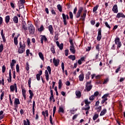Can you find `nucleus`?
Instances as JSON below:
<instances>
[{
    "instance_id": "nucleus-10",
    "label": "nucleus",
    "mask_w": 125,
    "mask_h": 125,
    "mask_svg": "<svg viewBox=\"0 0 125 125\" xmlns=\"http://www.w3.org/2000/svg\"><path fill=\"white\" fill-rule=\"evenodd\" d=\"M42 71L40 70L39 71V74H37L36 75V79L37 81H40L41 80V76H42Z\"/></svg>"
},
{
    "instance_id": "nucleus-61",
    "label": "nucleus",
    "mask_w": 125,
    "mask_h": 125,
    "mask_svg": "<svg viewBox=\"0 0 125 125\" xmlns=\"http://www.w3.org/2000/svg\"><path fill=\"white\" fill-rule=\"evenodd\" d=\"M64 52L65 56H68V54H69V50H65Z\"/></svg>"
},
{
    "instance_id": "nucleus-53",
    "label": "nucleus",
    "mask_w": 125,
    "mask_h": 125,
    "mask_svg": "<svg viewBox=\"0 0 125 125\" xmlns=\"http://www.w3.org/2000/svg\"><path fill=\"white\" fill-rule=\"evenodd\" d=\"M96 49L98 50V52L100 51V47L99 46V44H97L96 47Z\"/></svg>"
},
{
    "instance_id": "nucleus-11",
    "label": "nucleus",
    "mask_w": 125,
    "mask_h": 125,
    "mask_svg": "<svg viewBox=\"0 0 125 125\" xmlns=\"http://www.w3.org/2000/svg\"><path fill=\"white\" fill-rule=\"evenodd\" d=\"M112 11L113 12H115V13H118L119 11L118 10V5L117 4H115L113 6L112 8Z\"/></svg>"
},
{
    "instance_id": "nucleus-16",
    "label": "nucleus",
    "mask_w": 125,
    "mask_h": 125,
    "mask_svg": "<svg viewBox=\"0 0 125 125\" xmlns=\"http://www.w3.org/2000/svg\"><path fill=\"white\" fill-rule=\"evenodd\" d=\"M43 41H44V42H46L47 41V39L45 36H42L41 38V42L42 44L43 43Z\"/></svg>"
},
{
    "instance_id": "nucleus-29",
    "label": "nucleus",
    "mask_w": 125,
    "mask_h": 125,
    "mask_svg": "<svg viewBox=\"0 0 125 125\" xmlns=\"http://www.w3.org/2000/svg\"><path fill=\"white\" fill-rule=\"evenodd\" d=\"M83 7H81L79 8V17H80L81 16V14H82V13L83 12Z\"/></svg>"
},
{
    "instance_id": "nucleus-43",
    "label": "nucleus",
    "mask_w": 125,
    "mask_h": 125,
    "mask_svg": "<svg viewBox=\"0 0 125 125\" xmlns=\"http://www.w3.org/2000/svg\"><path fill=\"white\" fill-rule=\"evenodd\" d=\"M3 111L1 110L0 111V120H2L3 119Z\"/></svg>"
},
{
    "instance_id": "nucleus-63",
    "label": "nucleus",
    "mask_w": 125,
    "mask_h": 125,
    "mask_svg": "<svg viewBox=\"0 0 125 125\" xmlns=\"http://www.w3.org/2000/svg\"><path fill=\"white\" fill-rule=\"evenodd\" d=\"M91 50V46H87L86 48V51H90Z\"/></svg>"
},
{
    "instance_id": "nucleus-37",
    "label": "nucleus",
    "mask_w": 125,
    "mask_h": 125,
    "mask_svg": "<svg viewBox=\"0 0 125 125\" xmlns=\"http://www.w3.org/2000/svg\"><path fill=\"white\" fill-rule=\"evenodd\" d=\"M91 75V72L90 71L88 72L87 74H86V80H89V76Z\"/></svg>"
},
{
    "instance_id": "nucleus-25",
    "label": "nucleus",
    "mask_w": 125,
    "mask_h": 125,
    "mask_svg": "<svg viewBox=\"0 0 125 125\" xmlns=\"http://www.w3.org/2000/svg\"><path fill=\"white\" fill-rule=\"evenodd\" d=\"M5 20L6 24L9 22V21L10 20V17L9 16H7L5 18Z\"/></svg>"
},
{
    "instance_id": "nucleus-48",
    "label": "nucleus",
    "mask_w": 125,
    "mask_h": 125,
    "mask_svg": "<svg viewBox=\"0 0 125 125\" xmlns=\"http://www.w3.org/2000/svg\"><path fill=\"white\" fill-rule=\"evenodd\" d=\"M0 84H2V85H4V79L2 77L1 81L0 80Z\"/></svg>"
},
{
    "instance_id": "nucleus-19",
    "label": "nucleus",
    "mask_w": 125,
    "mask_h": 125,
    "mask_svg": "<svg viewBox=\"0 0 125 125\" xmlns=\"http://www.w3.org/2000/svg\"><path fill=\"white\" fill-rule=\"evenodd\" d=\"M48 30L50 34H51L52 35H53L54 31H53V27H52V25H50L48 26Z\"/></svg>"
},
{
    "instance_id": "nucleus-38",
    "label": "nucleus",
    "mask_w": 125,
    "mask_h": 125,
    "mask_svg": "<svg viewBox=\"0 0 125 125\" xmlns=\"http://www.w3.org/2000/svg\"><path fill=\"white\" fill-rule=\"evenodd\" d=\"M61 87H62V81L61 79H60L59 82V89H61Z\"/></svg>"
},
{
    "instance_id": "nucleus-6",
    "label": "nucleus",
    "mask_w": 125,
    "mask_h": 125,
    "mask_svg": "<svg viewBox=\"0 0 125 125\" xmlns=\"http://www.w3.org/2000/svg\"><path fill=\"white\" fill-rule=\"evenodd\" d=\"M86 13H87V11L86 10H84L83 15L81 16L80 20H82L83 22L85 19V17H86Z\"/></svg>"
},
{
    "instance_id": "nucleus-30",
    "label": "nucleus",
    "mask_w": 125,
    "mask_h": 125,
    "mask_svg": "<svg viewBox=\"0 0 125 125\" xmlns=\"http://www.w3.org/2000/svg\"><path fill=\"white\" fill-rule=\"evenodd\" d=\"M22 96L24 97V99H26V90L24 89H22Z\"/></svg>"
},
{
    "instance_id": "nucleus-14",
    "label": "nucleus",
    "mask_w": 125,
    "mask_h": 125,
    "mask_svg": "<svg viewBox=\"0 0 125 125\" xmlns=\"http://www.w3.org/2000/svg\"><path fill=\"white\" fill-rule=\"evenodd\" d=\"M19 37V35L14 38V42L15 45H18V38Z\"/></svg>"
},
{
    "instance_id": "nucleus-2",
    "label": "nucleus",
    "mask_w": 125,
    "mask_h": 125,
    "mask_svg": "<svg viewBox=\"0 0 125 125\" xmlns=\"http://www.w3.org/2000/svg\"><path fill=\"white\" fill-rule=\"evenodd\" d=\"M69 42L70 43V50L72 53H75L76 51L75 50V47H74V43H73V39L72 38H69Z\"/></svg>"
},
{
    "instance_id": "nucleus-58",
    "label": "nucleus",
    "mask_w": 125,
    "mask_h": 125,
    "mask_svg": "<svg viewBox=\"0 0 125 125\" xmlns=\"http://www.w3.org/2000/svg\"><path fill=\"white\" fill-rule=\"evenodd\" d=\"M49 121L51 125H53V122H52V116L51 115L49 117Z\"/></svg>"
},
{
    "instance_id": "nucleus-44",
    "label": "nucleus",
    "mask_w": 125,
    "mask_h": 125,
    "mask_svg": "<svg viewBox=\"0 0 125 125\" xmlns=\"http://www.w3.org/2000/svg\"><path fill=\"white\" fill-rule=\"evenodd\" d=\"M98 7H99V5H97L95 7H94L93 9V12H95L97 10V9H98Z\"/></svg>"
},
{
    "instance_id": "nucleus-21",
    "label": "nucleus",
    "mask_w": 125,
    "mask_h": 125,
    "mask_svg": "<svg viewBox=\"0 0 125 125\" xmlns=\"http://www.w3.org/2000/svg\"><path fill=\"white\" fill-rule=\"evenodd\" d=\"M14 104L15 105H17V107H18V105H19V104H20V101H19V99L16 98L15 99Z\"/></svg>"
},
{
    "instance_id": "nucleus-40",
    "label": "nucleus",
    "mask_w": 125,
    "mask_h": 125,
    "mask_svg": "<svg viewBox=\"0 0 125 125\" xmlns=\"http://www.w3.org/2000/svg\"><path fill=\"white\" fill-rule=\"evenodd\" d=\"M18 5L19 6V8H24V3L19 2Z\"/></svg>"
},
{
    "instance_id": "nucleus-46",
    "label": "nucleus",
    "mask_w": 125,
    "mask_h": 125,
    "mask_svg": "<svg viewBox=\"0 0 125 125\" xmlns=\"http://www.w3.org/2000/svg\"><path fill=\"white\" fill-rule=\"evenodd\" d=\"M108 82H109V78H106L104 80L103 84H106V83H108Z\"/></svg>"
},
{
    "instance_id": "nucleus-36",
    "label": "nucleus",
    "mask_w": 125,
    "mask_h": 125,
    "mask_svg": "<svg viewBox=\"0 0 125 125\" xmlns=\"http://www.w3.org/2000/svg\"><path fill=\"white\" fill-rule=\"evenodd\" d=\"M25 69L26 71H29V70H30V65L29 64V63L28 62H26Z\"/></svg>"
},
{
    "instance_id": "nucleus-41",
    "label": "nucleus",
    "mask_w": 125,
    "mask_h": 125,
    "mask_svg": "<svg viewBox=\"0 0 125 125\" xmlns=\"http://www.w3.org/2000/svg\"><path fill=\"white\" fill-rule=\"evenodd\" d=\"M115 44H118L119 42H120V38H116L115 40Z\"/></svg>"
},
{
    "instance_id": "nucleus-15",
    "label": "nucleus",
    "mask_w": 125,
    "mask_h": 125,
    "mask_svg": "<svg viewBox=\"0 0 125 125\" xmlns=\"http://www.w3.org/2000/svg\"><path fill=\"white\" fill-rule=\"evenodd\" d=\"M45 77L47 82H48V80H49V75L48 74V71L46 70L45 71Z\"/></svg>"
},
{
    "instance_id": "nucleus-17",
    "label": "nucleus",
    "mask_w": 125,
    "mask_h": 125,
    "mask_svg": "<svg viewBox=\"0 0 125 125\" xmlns=\"http://www.w3.org/2000/svg\"><path fill=\"white\" fill-rule=\"evenodd\" d=\"M79 78L80 82H83V79H84V75L83 74V73H82L81 74H80L79 76Z\"/></svg>"
},
{
    "instance_id": "nucleus-1",
    "label": "nucleus",
    "mask_w": 125,
    "mask_h": 125,
    "mask_svg": "<svg viewBox=\"0 0 125 125\" xmlns=\"http://www.w3.org/2000/svg\"><path fill=\"white\" fill-rule=\"evenodd\" d=\"M26 48V45L24 42H20L19 47H18V52L20 54L24 53Z\"/></svg>"
},
{
    "instance_id": "nucleus-32",
    "label": "nucleus",
    "mask_w": 125,
    "mask_h": 125,
    "mask_svg": "<svg viewBox=\"0 0 125 125\" xmlns=\"http://www.w3.org/2000/svg\"><path fill=\"white\" fill-rule=\"evenodd\" d=\"M90 109V106L85 104L84 108H83V110H85V111H88Z\"/></svg>"
},
{
    "instance_id": "nucleus-62",
    "label": "nucleus",
    "mask_w": 125,
    "mask_h": 125,
    "mask_svg": "<svg viewBox=\"0 0 125 125\" xmlns=\"http://www.w3.org/2000/svg\"><path fill=\"white\" fill-rule=\"evenodd\" d=\"M117 49H119V48H120V47L122 46V43L120 42L119 43L117 44Z\"/></svg>"
},
{
    "instance_id": "nucleus-33",
    "label": "nucleus",
    "mask_w": 125,
    "mask_h": 125,
    "mask_svg": "<svg viewBox=\"0 0 125 125\" xmlns=\"http://www.w3.org/2000/svg\"><path fill=\"white\" fill-rule=\"evenodd\" d=\"M39 57L41 58V59L42 60V61H43V60H44V58H43V55L42 54V53L39 52Z\"/></svg>"
},
{
    "instance_id": "nucleus-31",
    "label": "nucleus",
    "mask_w": 125,
    "mask_h": 125,
    "mask_svg": "<svg viewBox=\"0 0 125 125\" xmlns=\"http://www.w3.org/2000/svg\"><path fill=\"white\" fill-rule=\"evenodd\" d=\"M23 125H30V121L28 120V119L26 120L23 121Z\"/></svg>"
},
{
    "instance_id": "nucleus-20",
    "label": "nucleus",
    "mask_w": 125,
    "mask_h": 125,
    "mask_svg": "<svg viewBox=\"0 0 125 125\" xmlns=\"http://www.w3.org/2000/svg\"><path fill=\"white\" fill-rule=\"evenodd\" d=\"M9 79H7V81L8 82V83H11V79H12V77L11 76V69L9 70Z\"/></svg>"
},
{
    "instance_id": "nucleus-23",
    "label": "nucleus",
    "mask_w": 125,
    "mask_h": 125,
    "mask_svg": "<svg viewBox=\"0 0 125 125\" xmlns=\"http://www.w3.org/2000/svg\"><path fill=\"white\" fill-rule=\"evenodd\" d=\"M109 95H110V93H106L103 95V96L102 97V99H106V101L108 100V98L107 97H109Z\"/></svg>"
},
{
    "instance_id": "nucleus-18",
    "label": "nucleus",
    "mask_w": 125,
    "mask_h": 125,
    "mask_svg": "<svg viewBox=\"0 0 125 125\" xmlns=\"http://www.w3.org/2000/svg\"><path fill=\"white\" fill-rule=\"evenodd\" d=\"M1 36L2 37L3 42H5L6 40H5V37H4V34H3V29L1 30Z\"/></svg>"
},
{
    "instance_id": "nucleus-59",
    "label": "nucleus",
    "mask_w": 125,
    "mask_h": 125,
    "mask_svg": "<svg viewBox=\"0 0 125 125\" xmlns=\"http://www.w3.org/2000/svg\"><path fill=\"white\" fill-rule=\"evenodd\" d=\"M69 17L70 19H73V15L72 12H69Z\"/></svg>"
},
{
    "instance_id": "nucleus-22",
    "label": "nucleus",
    "mask_w": 125,
    "mask_h": 125,
    "mask_svg": "<svg viewBox=\"0 0 125 125\" xmlns=\"http://www.w3.org/2000/svg\"><path fill=\"white\" fill-rule=\"evenodd\" d=\"M107 113V109H104L101 112L100 116H104Z\"/></svg>"
},
{
    "instance_id": "nucleus-3",
    "label": "nucleus",
    "mask_w": 125,
    "mask_h": 125,
    "mask_svg": "<svg viewBox=\"0 0 125 125\" xmlns=\"http://www.w3.org/2000/svg\"><path fill=\"white\" fill-rule=\"evenodd\" d=\"M85 88L88 92L92 89V85H91V81L87 82L86 83Z\"/></svg>"
},
{
    "instance_id": "nucleus-9",
    "label": "nucleus",
    "mask_w": 125,
    "mask_h": 125,
    "mask_svg": "<svg viewBox=\"0 0 125 125\" xmlns=\"http://www.w3.org/2000/svg\"><path fill=\"white\" fill-rule=\"evenodd\" d=\"M84 62H85V57H82L79 60V65H82Z\"/></svg>"
},
{
    "instance_id": "nucleus-51",
    "label": "nucleus",
    "mask_w": 125,
    "mask_h": 125,
    "mask_svg": "<svg viewBox=\"0 0 125 125\" xmlns=\"http://www.w3.org/2000/svg\"><path fill=\"white\" fill-rule=\"evenodd\" d=\"M95 98V97L94 96V95H91L89 97V100H90L91 101H92L94 100Z\"/></svg>"
},
{
    "instance_id": "nucleus-47",
    "label": "nucleus",
    "mask_w": 125,
    "mask_h": 125,
    "mask_svg": "<svg viewBox=\"0 0 125 125\" xmlns=\"http://www.w3.org/2000/svg\"><path fill=\"white\" fill-rule=\"evenodd\" d=\"M84 103L85 105H89V104H90V102H88V100L86 99L84 100Z\"/></svg>"
},
{
    "instance_id": "nucleus-4",
    "label": "nucleus",
    "mask_w": 125,
    "mask_h": 125,
    "mask_svg": "<svg viewBox=\"0 0 125 125\" xmlns=\"http://www.w3.org/2000/svg\"><path fill=\"white\" fill-rule=\"evenodd\" d=\"M28 29L29 34L34 35L35 33V27H34V25H33V24H30V25L28 27Z\"/></svg>"
},
{
    "instance_id": "nucleus-5",
    "label": "nucleus",
    "mask_w": 125,
    "mask_h": 125,
    "mask_svg": "<svg viewBox=\"0 0 125 125\" xmlns=\"http://www.w3.org/2000/svg\"><path fill=\"white\" fill-rule=\"evenodd\" d=\"M62 16L64 25H67V19H69V16L68 15H65V14L62 13Z\"/></svg>"
},
{
    "instance_id": "nucleus-42",
    "label": "nucleus",
    "mask_w": 125,
    "mask_h": 125,
    "mask_svg": "<svg viewBox=\"0 0 125 125\" xmlns=\"http://www.w3.org/2000/svg\"><path fill=\"white\" fill-rule=\"evenodd\" d=\"M57 8L60 12H62V6H61V5L58 4L57 5Z\"/></svg>"
},
{
    "instance_id": "nucleus-27",
    "label": "nucleus",
    "mask_w": 125,
    "mask_h": 125,
    "mask_svg": "<svg viewBox=\"0 0 125 125\" xmlns=\"http://www.w3.org/2000/svg\"><path fill=\"white\" fill-rule=\"evenodd\" d=\"M13 20L14 23H15L16 24H17V23H18V17H17V16L14 17V18H13Z\"/></svg>"
},
{
    "instance_id": "nucleus-39",
    "label": "nucleus",
    "mask_w": 125,
    "mask_h": 125,
    "mask_svg": "<svg viewBox=\"0 0 125 125\" xmlns=\"http://www.w3.org/2000/svg\"><path fill=\"white\" fill-rule=\"evenodd\" d=\"M98 117H99V115L97 114H95L93 117V121H96L97 119H98Z\"/></svg>"
},
{
    "instance_id": "nucleus-35",
    "label": "nucleus",
    "mask_w": 125,
    "mask_h": 125,
    "mask_svg": "<svg viewBox=\"0 0 125 125\" xmlns=\"http://www.w3.org/2000/svg\"><path fill=\"white\" fill-rule=\"evenodd\" d=\"M29 93L30 94L29 98L30 99H32L33 98V97L34 96V94L33 93V92H32L31 90H29Z\"/></svg>"
},
{
    "instance_id": "nucleus-60",
    "label": "nucleus",
    "mask_w": 125,
    "mask_h": 125,
    "mask_svg": "<svg viewBox=\"0 0 125 125\" xmlns=\"http://www.w3.org/2000/svg\"><path fill=\"white\" fill-rule=\"evenodd\" d=\"M63 43H61L59 46H58V47L61 49V50H62L63 49Z\"/></svg>"
},
{
    "instance_id": "nucleus-13",
    "label": "nucleus",
    "mask_w": 125,
    "mask_h": 125,
    "mask_svg": "<svg viewBox=\"0 0 125 125\" xmlns=\"http://www.w3.org/2000/svg\"><path fill=\"white\" fill-rule=\"evenodd\" d=\"M15 64H16V61L15 60H12V62H10V67L12 70H13Z\"/></svg>"
},
{
    "instance_id": "nucleus-34",
    "label": "nucleus",
    "mask_w": 125,
    "mask_h": 125,
    "mask_svg": "<svg viewBox=\"0 0 125 125\" xmlns=\"http://www.w3.org/2000/svg\"><path fill=\"white\" fill-rule=\"evenodd\" d=\"M68 58L69 59H71L72 61L76 60V56L74 55H70L69 56H68Z\"/></svg>"
},
{
    "instance_id": "nucleus-52",
    "label": "nucleus",
    "mask_w": 125,
    "mask_h": 125,
    "mask_svg": "<svg viewBox=\"0 0 125 125\" xmlns=\"http://www.w3.org/2000/svg\"><path fill=\"white\" fill-rule=\"evenodd\" d=\"M104 24L106 27H107V28H108V29H111V26H110V25H109V23H108V22L107 21L105 22Z\"/></svg>"
},
{
    "instance_id": "nucleus-7",
    "label": "nucleus",
    "mask_w": 125,
    "mask_h": 125,
    "mask_svg": "<svg viewBox=\"0 0 125 125\" xmlns=\"http://www.w3.org/2000/svg\"><path fill=\"white\" fill-rule=\"evenodd\" d=\"M60 62V60H59V59H55V58H54L53 59V63L56 67L58 66V65H59Z\"/></svg>"
},
{
    "instance_id": "nucleus-64",
    "label": "nucleus",
    "mask_w": 125,
    "mask_h": 125,
    "mask_svg": "<svg viewBox=\"0 0 125 125\" xmlns=\"http://www.w3.org/2000/svg\"><path fill=\"white\" fill-rule=\"evenodd\" d=\"M19 64H17L16 65V70H17V73H19L20 71H19Z\"/></svg>"
},
{
    "instance_id": "nucleus-8",
    "label": "nucleus",
    "mask_w": 125,
    "mask_h": 125,
    "mask_svg": "<svg viewBox=\"0 0 125 125\" xmlns=\"http://www.w3.org/2000/svg\"><path fill=\"white\" fill-rule=\"evenodd\" d=\"M16 87H17V84H16V83H15L14 84L10 85V89L11 92H13V91L15 90Z\"/></svg>"
},
{
    "instance_id": "nucleus-24",
    "label": "nucleus",
    "mask_w": 125,
    "mask_h": 125,
    "mask_svg": "<svg viewBox=\"0 0 125 125\" xmlns=\"http://www.w3.org/2000/svg\"><path fill=\"white\" fill-rule=\"evenodd\" d=\"M59 113H62V114H64L65 113V111H64V108L63 107L60 106L58 110Z\"/></svg>"
},
{
    "instance_id": "nucleus-45",
    "label": "nucleus",
    "mask_w": 125,
    "mask_h": 125,
    "mask_svg": "<svg viewBox=\"0 0 125 125\" xmlns=\"http://www.w3.org/2000/svg\"><path fill=\"white\" fill-rule=\"evenodd\" d=\"M47 70H48V72L49 74V75L51 74V68H50V66H48L47 67Z\"/></svg>"
},
{
    "instance_id": "nucleus-28",
    "label": "nucleus",
    "mask_w": 125,
    "mask_h": 125,
    "mask_svg": "<svg viewBox=\"0 0 125 125\" xmlns=\"http://www.w3.org/2000/svg\"><path fill=\"white\" fill-rule=\"evenodd\" d=\"M53 99H54V96L53 95V92H52V91H51V96H50L49 98L50 102H51Z\"/></svg>"
},
{
    "instance_id": "nucleus-26",
    "label": "nucleus",
    "mask_w": 125,
    "mask_h": 125,
    "mask_svg": "<svg viewBox=\"0 0 125 125\" xmlns=\"http://www.w3.org/2000/svg\"><path fill=\"white\" fill-rule=\"evenodd\" d=\"M26 25L27 24L25 22L24 23L22 24V29H23V30H24V31H27V30H28V27H27Z\"/></svg>"
},
{
    "instance_id": "nucleus-55",
    "label": "nucleus",
    "mask_w": 125,
    "mask_h": 125,
    "mask_svg": "<svg viewBox=\"0 0 125 125\" xmlns=\"http://www.w3.org/2000/svg\"><path fill=\"white\" fill-rule=\"evenodd\" d=\"M5 70H6V67H5V65H3L2 67V73H4L5 72Z\"/></svg>"
},
{
    "instance_id": "nucleus-57",
    "label": "nucleus",
    "mask_w": 125,
    "mask_h": 125,
    "mask_svg": "<svg viewBox=\"0 0 125 125\" xmlns=\"http://www.w3.org/2000/svg\"><path fill=\"white\" fill-rule=\"evenodd\" d=\"M38 31L39 32H42V31H43V26L42 25L39 28H38Z\"/></svg>"
},
{
    "instance_id": "nucleus-49",
    "label": "nucleus",
    "mask_w": 125,
    "mask_h": 125,
    "mask_svg": "<svg viewBox=\"0 0 125 125\" xmlns=\"http://www.w3.org/2000/svg\"><path fill=\"white\" fill-rule=\"evenodd\" d=\"M101 39H102V35H98L97 37V41L100 42V41H101Z\"/></svg>"
},
{
    "instance_id": "nucleus-54",
    "label": "nucleus",
    "mask_w": 125,
    "mask_h": 125,
    "mask_svg": "<svg viewBox=\"0 0 125 125\" xmlns=\"http://www.w3.org/2000/svg\"><path fill=\"white\" fill-rule=\"evenodd\" d=\"M2 50H3V45L1 44L0 45V53L2 52Z\"/></svg>"
},
{
    "instance_id": "nucleus-56",
    "label": "nucleus",
    "mask_w": 125,
    "mask_h": 125,
    "mask_svg": "<svg viewBox=\"0 0 125 125\" xmlns=\"http://www.w3.org/2000/svg\"><path fill=\"white\" fill-rule=\"evenodd\" d=\"M64 68H65V66H64V62H62V69L63 73H64Z\"/></svg>"
},
{
    "instance_id": "nucleus-50",
    "label": "nucleus",
    "mask_w": 125,
    "mask_h": 125,
    "mask_svg": "<svg viewBox=\"0 0 125 125\" xmlns=\"http://www.w3.org/2000/svg\"><path fill=\"white\" fill-rule=\"evenodd\" d=\"M50 50L53 54L55 53V49H54V47L52 46V47H51Z\"/></svg>"
},
{
    "instance_id": "nucleus-12",
    "label": "nucleus",
    "mask_w": 125,
    "mask_h": 125,
    "mask_svg": "<svg viewBox=\"0 0 125 125\" xmlns=\"http://www.w3.org/2000/svg\"><path fill=\"white\" fill-rule=\"evenodd\" d=\"M125 18V15L123 13H118L116 16V18Z\"/></svg>"
}]
</instances>
